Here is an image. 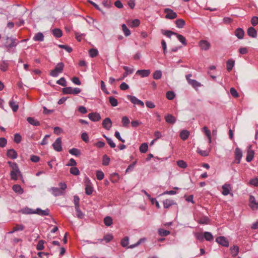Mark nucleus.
Returning a JSON list of instances; mask_svg holds the SVG:
<instances>
[{
  "label": "nucleus",
  "mask_w": 258,
  "mask_h": 258,
  "mask_svg": "<svg viewBox=\"0 0 258 258\" xmlns=\"http://www.w3.org/2000/svg\"><path fill=\"white\" fill-rule=\"evenodd\" d=\"M75 208L76 211L77 217L79 219H83L84 217V214L80 209V207Z\"/></svg>",
  "instance_id": "c9c22d12"
},
{
  "label": "nucleus",
  "mask_w": 258,
  "mask_h": 258,
  "mask_svg": "<svg viewBox=\"0 0 258 258\" xmlns=\"http://www.w3.org/2000/svg\"><path fill=\"white\" fill-rule=\"evenodd\" d=\"M70 172L71 174L75 175H78L80 174V171L78 169V168L76 167H73L71 168L70 169Z\"/></svg>",
  "instance_id": "864d4df0"
},
{
  "label": "nucleus",
  "mask_w": 258,
  "mask_h": 258,
  "mask_svg": "<svg viewBox=\"0 0 258 258\" xmlns=\"http://www.w3.org/2000/svg\"><path fill=\"white\" fill-rule=\"evenodd\" d=\"M244 31L240 28H237L235 32V35L239 38L242 39L244 36Z\"/></svg>",
  "instance_id": "b1692460"
},
{
  "label": "nucleus",
  "mask_w": 258,
  "mask_h": 258,
  "mask_svg": "<svg viewBox=\"0 0 258 258\" xmlns=\"http://www.w3.org/2000/svg\"><path fill=\"white\" fill-rule=\"evenodd\" d=\"M104 222L106 226H109L112 224V219L110 217H106L104 219Z\"/></svg>",
  "instance_id": "09e8293b"
},
{
  "label": "nucleus",
  "mask_w": 258,
  "mask_h": 258,
  "mask_svg": "<svg viewBox=\"0 0 258 258\" xmlns=\"http://www.w3.org/2000/svg\"><path fill=\"white\" fill-rule=\"evenodd\" d=\"M249 183L251 185L255 186H258V178H255L252 179L251 180H250Z\"/></svg>",
  "instance_id": "774afa93"
},
{
  "label": "nucleus",
  "mask_w": 258,
  "mask_h": 258,
  "mask_svg": "<svg viewBox=\"0 0 258 258\" xmlns=\"http://www.w3.org/2000/svg\"><path fill=\"white\" fill-rule=\"evenodd\" d=\"M162 77V72L160 70L156 71L153 74V78L155 80H158Z\"/></svg>",
  "instance_id": "8fccbe9b"
},
{
  "label": "nucleus",
  "mask_w": 258,
  "mask_h": 258,
  "mask_svg": "<svg viewBox=\"0 0 258 258\" xmlns=\"http://www.w3.org/2000/svg\"><path fill=\"white\" fill-rule=\"evenodd\" d=\"M254 152L253 150L249 149L247 152V156L246 160L247 162H249L251 161L253 158Z\"/></svg>",
  "instance_id": "412c9836"
},
{
  "label": "nucleus",
  "mask_w": 258,
  "mask_h": 258,
  "mask_svg": "<svg viewBox=\"0 0 258 258\" xmlns=\"http://www.w3.org/2000/svg\"><path fill=\"white\" fill-rule=\"evenodd\" d=\"M127 98L129 100H130L132 103H133L134 104H137V105H140L142 107L144 106V102L138 99L135 96L128 95L127 96Z\"/></svg>",
  "instance_id": "423d86ee"
},
{
  "label": "nucleus",
  "mask_w": 258,
  "mask_h": 258,
  "mask_svg": "<svg viewBox=\"0 0 258 258\" xmlns=\"http://www.w3.org/2000/svg\"><path fill=\"white\" fill-rule=\"evenodd\" d=\"M129 118L126 116H124L122 117L121 119V122L122 123V126L124 127H127L130 123Z\"/></svg>",
  "instance_id": "37998d69"
},
{
  "label": "nucleus",
  "mask_w": 258,
  "mask_h": 258,
  "mask_svg": "<svg viewBox=\"0 0 258 258\" xmlns=\"http://www.w3.org/2000/svg\"><path fill=\"white\" fill-rule=\"evenodd\" d=\"M188 84L191 85L194 88H197L201 86V84L195 80H188Z\"/></svg>",
  "instance_id": "79ce46f5"
},
{
  "label": "nucleus",
  "mask_w": 258,
  "mask_h": 258,
  "mask_svg": "<svg viewBox=\"0 0 258 258\" xmlns=\"http://www.w3.org/2000/svg\"><path fill=\"white\" fill-rule=\"evenodd\" d=\"M166 122L168 123L173 124L176 121V118L172 115L168 114L165 116Z\"/></svg>",
  "instance_id": "a211bd4d"
},
{
  "label": "nucleus",
  "mask_w": 258,
  "mask_h": 258,
  "mask_svg": "<svg viewBox=\"0 0 258 258\" xmlns=\"http://www.w3.org/2000/svg\"><path fill=\"white\" fill-rule=\"evenodd\" d=\"M89 53L91 57H95L98 54V51L96 49L92 48L89 50Z\"/></svg>",
  "instance_id": "49530a36"
},
{
  "label": "nucleus",
  "mask_w": 258,
  "mask_h": 258,
  "mask_svg": "<svg viewBox=\"0 0 258 258\" xmlns=\"http://www.w3.org/2000/svg\"><path fill=\"white\" fill-rule=\"evenodd\" d=\"M148 149V146L147 143H143L140 147V151L142 153H145Z\"/></svg>",
  "instance_id": "c03bdc74"
},
{
  "label": "nucleus",
  "mask_w": 258,
  "mask_h": 258,
  "mask_svg": "<svg viewBox=\"0 0 258 258\" xmlns=\"http://www.w3.org/2000/svg\"><path fill=\"white\" fill-rule=\"evenodd\" d=\"M44 241L42 240L39 241L38 244L37 245V249L39 250H41L44 249Z\"/></svg>",
  "instance_id": "052dcab7"
},
{
  "label": "nucleus",
  "mask_w": 258,
  "mask_h": 258,
  "mask_svg": "<svg viewBox=\"0 0 258 258\" xmlns=\"http://www.w3.org/2000/svg\"><path fill=\"white\" fill-rule=\"evenodd\" d=\"M109 101L111 105L113 106H116L118 105V101L113 96H110L109 97Z\"/></svg>",
  "instance_id": "ea45409f"
},
{
  "label": "nucleus",
  "mask_w": 258,
  "mask_h": 258,
  "mask_svg": "<svg viewBox=\"0 0 258 258\" xmlns=\"http://www.w3.org/2000/svg\"><path fill=\"white\" fill-rule=\"evenodd\" d=\"M175 97L174 93L172 91H168L166 93V97L169 100H173Z\"/></svg>",
  "instance_id": "bf43d9fd"
},
{
  "label": "nucleus",
  "mask_w": 258,
  "mask_h": 258,
  "mask_svg": "<svg viewBox=\"0 0 258 258\" xmlns=\"http://www.w3.org/2000/svg\"><path fill=\"white\" fill-rule=\"evenodd\" d=\"M8 67V64L6 62H3L1 65H0V69L4 72H5L7 70Z\"/></svg>",
  "instance_id": "338daca9"
},
{
  "label": "nucleus",
  "mask_w": 258,
  "mask_h": 258,
  "mask_svg": "<svg viewBox=\"0 0 258 258\" xmlns=\"http://www.w3.org/2000/svg\"><path fill=\"white\" fill-rule=\"evenodd\" d=\"M151 73L150 70H140L137 71L136 74L141 76L142 77H146L149 76Z\"/></svg>",
  "instance_id": "2eb2a0df"
},
{
  "label": "nucleus",
  "mask_w": 258,
  "mask_h": 258,
  "mask_svg": "<svg viewBox=\"0 0 258 258\" xmlns=\"http://www.w3.org/2000/svg\"><path fill=\"white\" fill-rule=\"evenodd\" d=\"M9 41H10L11 43L7 45L8 48H10L16 46L17 42H16L15 40L13 39H9L8 38L7 42L8 43Z\"/></svg>",
  "instance_id": "4c0bfd02"
},
{
  "label": "nucleus",
  "mask_w": 258,
  "mask_h": 258,
  "mask_svg": "<svg viewBox=\"0 0 258 258\" xmlns=\"http://www.w3.org/2000/svg\"><path fill=\"white\" fill-rule=\"evenodd\" d=\"M96 177L98 180H101L103 179L104 177V174L102 171L97 170L96 171Z\"/></svg>",
  "instance_id": "4d7b16f0"
},
{
  "label": "nucleus",
  "mask_w": 258,
  "mask_h": 258,
  "mask_svg": "<svg viewBox=\"0 0 258 258\" xmlns=\"http://www.w3.org/2000/svg\"><path fill=\"white\" fill-rule=\"evenodd\" d=\"M198 222L201 224H207L209 222V219L208 217L204 216L199 219Z\"/></svg>",
  "instance_id": "f704fd0d"
},
{
  "label": "nucleus",
  "mask_w": 258,
  "mask_h": 258,
  "mask_svg": "<svg viewBox=\"0 0 258 258\" xmlns=\"http://www.w3.org/2000/svg\"><path fill=\"white\" fill-rule=\"evenodd\" d=\"M174 204V202L172 200L166 199L163 201V205L165 208H168Z\"/></svg>",
  "instance_id": "c756f323"
},
{
  "label": "nucleus",
  "mask_w": 258,
  "mask_h": 258,
  "mask_svg": "<svg viewBox=\"0 0 258 258\" xmlns=\"http://www.w3.org/2000/svg\"><path fill=\"white\" fill-rule=\"evenodd\" d=\"M56 83L58 85H60L63 87H66L67 86V82L65 80V79L63 77L61 78L59 80H58Z\"/></svg>",
  "instance_id": "5fc2aeb1"
},
{
  "label": "nucleus",
  "mask_w": 258,
  "mask_h": 258,
  "mask_svg": "<svg viewBox=\"0 0 258 258\" xmlns=\"http://www.w3.org/2000/svg\"><path fill=\"white\" fill-rule=\"evenodd\" d=\"M230 92L233 97L235 98L239 97V94L235 88L233 87L231 88L230 89Z\"/></svg>",
  "instance_id": "6e6d98bb"
},
{
  "label": "nucleus",
  "mask_w": 258,
  "mask_h": 258,
  "mask_svg": "<svg viewBox=\"0 0 258 258\" xmlns=\"http://www.w3.org/2000/svg\"><path fill=\"white\" fill-rule=\"evenodd\" d=\"M201 48L204 50H208L211 47L210 43L207 40H202L199 42Z\"/></svg>",
  "instance_id": "9d476101"
},
{
  "label": "nucleus",
  "mask_w": 258,
  "mask_h": 258,
  "mask_svg": "<svg viewBox=\"0 0 258 258\" xmlns=\"http://www.w3.org/2000/svg\"><path fill=\"white\" fill-rule=\"evenodd\" d=\"M93 187L89 185V184H87L86 186V188H85V193L88 195H90L92 194V192H93Z\"/></svg>",
  "instance_id": "603ef678"
},
{
  "label": "nucleus",
  "mask_w": 258,
  "mask_h": 258,
  "mask_svg": "<svg viewBox=\"0 0 258 258\" xmlns=\"http://www.w3.org/2000/svg\"><path fill=\"white\" fill-rule=\"evenodd\" d=\"M121 244L123 247H126L128 244V237H125L121 242Z\"/></svg>",
  "instance_id": "680f3d73"
},
{
  "label": "nucleus",
  "mask_w": 258,
  "mask_h": 258,
  "mask_svg": "<svg viewBox=\"0 0 258 258\" xmlns=\"http://www.w3.org/2000/svg\"><path fill=\"white\" fill-rule=\"evenodd\" d=\"M159 234L161 236H167L169 234L170 232L164 229H159L158 230Z\"/></svg>",
  "instance_id": "3c124183"
},
{
  "label": "nucleus",
  "mask_w": 258,
  "mask_h": 258,
  "mask_svg": "<svg viewBox=\"0 0 258 258\" xmlns=\"http://www.w3.org/2000/svg\"><path fill=\"white\" fill-rule=\"evenodd\" d=\"M177 165L182 168H185L187 167L186 163L183 160H179L177 162Z\"/></svg>",
  "instance_id": "13d9d810"
},
{
  "label": "nucleus",
  "mask_w": 258,
  "mask_h": 258,
  "mask_svg": "<svg viewBox=\"0 0 258 258\" xmlns=\"http://www.w3.org/2000/svg\"><path fill=\"white\" fill-rule=\"evenodd\" d=\"M9 104L14 112H16L18 110L19 105L17 102H15L13 100V99H12L10 101Z\"/></svg>",
  "instance_id": "aec40b11"
},
{
  "label": "nucleus",
  "mask_w": 258,
  "mask_h": 258,
  "mask_svg": "<svg viewBox=\"0 0 258 258\" xmlns=\"http://www.w3.org/2000/svg\"><path fill=\"white\" fill-rule=\"evenodd\" d=\"M247 33L249 36L252 38H255L257 36L256 31L252 27H251L248 29Z\"/></svg>",
  "instance_id": "6ab92c4d"
},
{
  "label": "nucleus",
  "mask_w": 258,
  "mask_h": 258,
  "mask_svg": "<svg viewBox=\"0 0 258 258\" xmlns=\"http://www.w3.org/2000/svg\"><path fill=\"white\" fill-rule=\"evenodd\" d=\"M110 158L106 155H104L103 156L102 159V164L104 166H107L109 165L110 162Z\"/></svg>",
  "instance_id": "a19ab883"
},
{
  "label": "nucleus",
  "mask_w": 258,
  "mask_h": 258,
  "mask_svg": "<svg viewBox=\"0 0 258 258\" xmlns=\"http://www.w3.org/2000/svg\"><path fill=\"white\" fill-rule=\"evenodd\" d=\"M176 27L179 28H182L185 25V21L182 19H177L175 21Z\"/></svg>",
  "instance_id": "c85d7f7f"
},
{
  "label": "nucleus",
  "mask_w": 258,
  "mask_h": 258,
  "mask_svg": "<svg viewBox=\"0 0 258 258\" xmlns=\"http://www.w3.org/2000/svg\"><path fill=\"white\" fill-rule=\"evenodd\" d=\"M234 60L232 59H229L227 61V71L230 72L232 70L234 65Z\"/></svg>",
  "instance_id": "2f4dec72"
},
{
  "label": "nucleus",
  "mask_w": 258,
  "mask_h": 258,
  "mask_svg": "<svg viewBox=\"0 0 258 258\" xmlns=\"http://www.w3.org/2000/svg\"><path fill=\"white\" fill-rule=\"evenodd\" d=\"M88 117L93 121H99L101 118L100 115L97 112L89 113L88 114Z\"/></svg>",
  "instance_id": "4468645a"
},
{
  "label": "nucleus",
  "mask_w": 258,
  "mask_h": 258,
  "mask_svg": "<svg viewBox=\"0 0 258 258\" xmlns=\"http://www.w3.org/2000/svg\"><path fill=\"white\" fill-rule=\"evenodd\" d=\"M24 229V226L23 225L16 224L14 227L12 231L10 233H13L18 231H22Z\"/></svg>",
  "instance_id": "e433bc0d"
},
{
  "label": "nucleus",
  "mask_w": 258,
  "mask_h": 258,
  "mask_svg": "<svg viewBox=\"0 0 258 258\" xmlns=\"http://www.w3.org/2000/svg\"><path fill=\"white\" fill-rule=\"evenodd\" d=\"M216 241L221 245L228 247L229 246V241L224 236H220L216 238Z\"/></svg>",
  "instance_id": "1a4fd4ad"
},
{
  "label": "nucleus",
  "mask_w": 258,
  "mask_h": 258,
  "mask_svg": "<svg viewBox=\"0 0 258 258\" xmlns=\"http://www.w3.org/2000/svg\"><path fill=\"white\" fill-rule=\"evenodd\" d=\"M22 212L26 214H36L41 216H46L49 215V210L48 209L42 210L40 208H37L34 211L32 209L25 208L22 210Z\"/></svg>",
  "instance_id": "f03ea898"
},
{
  "label": "nucleus",
  "mask_w": 258,
  "mask_h": 258,
  "mask_svg": "<svg viewBox=\"0 0 258 258\" xmlns=\"http://www.w3.org/2000/svg\"><path fill=\"white\" fill-rule=\"evenodd\" d=\"M251 23L253 26H255L258 24V17L256 16H253L251 19Z\"/></svg>",
  "instance_id": "0e129e2a"
},
{
  "label": "nucleus",
  "mask_w": 258,
  "mask_h": 258,
  "mask_svg": "<svg viewBox=\"0 0 258 258\" xmlns=\"http://www.w3.org/2000/svg\"><path fill=\"white\" fill-rule=\"evenodd\" d=\"M7 143V140L5 138H0V147L4 148L6 146Z\"/></svg>",
  "instance_id": "69168bd1"
},
{
  "label": "nucleus",
  "mask_w": 258,
  "mask_h": 258,
  "mask_svg": "<svg viewBox=\"0 0 258 258\" xmlns=\"http://www.w3.org/2000/svg\"><path fill=\"white\" fill-rule=\"evenodd\" d=\"M27 120L30 124L34 126H39L40 124V122L35 119L33 117H28L27 118Z\"/></svg>",
  "instance_id": "4be33fe9"
},
{
  "label": "nucleus",
  "mask_w": 258,
  "mask_h": 258,
  "mask_svg": "<svg viewBox=\"0 0 258 258\" xmlns=\"http://www.w3.org/2000/svg\"><path fill=\"white\" fill-rule=\"evenodd\" d=\"M242 157L241 150L239 148H236L235 150V159L237 163H239Z\"/></svg>",
  "instance_id": "f8f14e48"
},
{
  "label": "nucleus",
  "mask_w": 258,
  "mask_h": 258,
  "mask_svg": "<svg viewBox=\"0 0 258 258\" xmlns=\"http://www.w3.org/2000/svg\"><path fill=\"white\" fill-rule=\"evenodd\" d=\"M52 193L55 196H60L63 194V191L57 187L51 188Z\"/></svg>",
  "instance_id": "bb28decb"
},
{
  "label": "nucleus",
  "mask_w": 258,
  "mask_h": 258,
  "mask_svg": "<svg viewBox=\"0 0 258 258\" xmlns=\"http://www.w3.org/2000/svg\"><path fill=\"white\" fill-rule=\"evenodd\" d=\"M222 194L224 196H227L229 194L230 190L231 189V186L229 184L225 183L222 187Z\"/></svg>",
  "instance_id": "dca6fc26"
},
{
  "label": "nucleus",
  "mask_w": 258,
  "mask_h": 258,
  "mask_svg": "<svg viewBox=\"0 0 258 258\" xmlns=\"http://www.w3.org/2000/svg\"><path fill=\"white\" fill-rule=\"evenodd\" d=\"M69 153L76 156H79L81 155L80 151L77 148H72L69 150Z\"/></svg>",
  "instance_id": "72a5a7b5"
},
{
  "label": "nucleus",
  "mask_w": 258,
  "mask_h": 258,
  "mask_svg": "<svg viewBox=\"0 0 258 258\" xmlns=\"http://www.w3.org/2000/svg\"><path fill=\"white\" fill-rule=\"evenodd\" d=\"M81 90L79 88H73L71 87H65L62 89V92L64 94L76 95L81 92Z\"/></svg>",
  "instance_id": "39448f33"
},
{
  "label": "nucleus",
  "mask_w": 258,
  "mask_h": 258,
  "mask_svg": "<svg viewBox=\"0 0 258 258\" xmlns=\"http://www.w3.org/2000/svg\"><path fill=\"white\" fill-rule=\"evenodd\" d=\"M13 190L18 194H22L23 192V189L20 185L15 184L13 186Z\"/></svg>",
  "instance_id": "a878e982"
},
{
  "label": "nucleus",
  "mask_w": 258,
  "mask_h": 258,
  "mask_svg": "<svg viewBox=\"0 0 258 258\" xmlns=\"http://www.w3.org/2000/svg\"><path fill=\"white\" fill-rule=\"evenodd\" d=\"M103 127L107 130H109L112 126V121L111 119L108 118H105L102 122Z\"/></svg>",
  "instance_id": "9b49d317"
},
{
  "label": "nucleus",
  "mask_w": 258,
  "mask_h": 258,
  "mask_svg": "<svg viewBox=\"0 0 258 258\" xmlns=\"http://www.w3.org/2000/svg\"><path fill=\"white\" fill-rule=\"evenodd\" d=\"M230 250L232 256L235 257L238 253L239 247L236 245L233 246V247L230 248Z\"/></svg>",
  "instance_id": "7c9ffc66"
},
{
  "label": "nucleus",
  "mask_w": 258,
  "mask_h": 258,
  "mask_svg": "<svg viewBox=\"0 0 258 258\" xmlns=\"http://www.w3.org/2000/svg\"><path fill=\"white\" fill-rule=\"evenodd\" d=\"M122 30L125 35V36H128L131 34V32L130 30L127 28L125 24H122L121 26Z\"/></svg>",
  "instance_id": "de8ad7c7"
},
{
  "label": "nucleus",
  "mask_w": 258,
  "mask_h": 258,
  "mask_svg": "<svg viewBox=\"0 0 258 258\" xmlns=\"http://www.w3.org/2000/svg\"><path fill=\"white\" fill-rule=\"evenodd\" d=\"M52 34L57 38L60 37L62 35V31L59 29H54L52 31Z\"/></svg>",
  "instance_id": "cd10ccee"
},
{
  "label": "nucleus",
  "mask_w": 258,
  "mask_h": 258,
  "mask_svg": "<svg viewBox=\"0 0 258 258\" xmlns=\"http://www.w3.org/2000/svg\"><path fill=\"white\" fill-rule=\"evenodd\" d=\"M249 206L252 210L258 209V202H256L255 198L252 196H250L249 197Z\"/></svg>",
  "instance_id": "ddd939ff"
},
{
  "label": "nucleus",
  "mask_w": 258,
  "mask_h": 258,
  "mask_svg": "<svg viewBox=\"0 0 258 258\" xmlns=\"http://www.w3.org/2000/svg\"><path fill=\"white\" fill-rule=\"evenodd\" d=\"M22 137L19 134H16L14 136V142L16 143H19L21 142Z\"/></svg>",
  "instance_id": "e2e57ef3"
},
{
  "label": "nucleus",
  "mask_w": 258,
  "mask_h": 258,
  "mask_svg": "<svg viewBox=\"0 0 258 258\" xmlns=\"http://www.w3.org/2000/svg\"><path fill=\"white\" fill-rule=\"evenodd\" d=\"M162 33L169 38H170L172 35H176L181 43H182L184 45L187 44L185 38L182 35L178 34L175 32L169 30H162Z\"/></svg>",
  "instance_id": "7ed1b4c3"
},
{
  "label": "nucleus",
  "mask_w": 258,
  "mask_h": 258,
  "mask_svg": "<svg viewBox=\"0 0 258 258\" xmlns=\"http://www.w3.org/2000/svg\"><path fill=\"white\" fill-rule=\"evenodd\" d=\"M165 13L166 14L165 16L166 18L169 19H174L177 17L176 13L174 12L173 10L169 8H166L164 10Z\"/></svg>",
  "instance_id": "6e6552de"
},
{
  "label": "nucleus",
  "mask_w": 258,
  "mask_h": 258,
  "mask_svg": "<svg viewBox=\"0 0 258 258\" xmlns=\"http://www.w3.org/2000/svg\"><path fill=\"white\" fill-rule=\"evenodd\" d=\"M7 154L8 157L13 159H16L18 156L17 152L12 149L8 150Z\"/></svg>",
  "instance_id": "f3484780"
},
{
  "label": "nucleus",
  "mask_w": 258,
  "mask_h": 258,
  "mask_svg": "<svg viewBox=\"0 0 258 258\" xmlns=\"http://www.w3.org/2000/svg\"><path fill=\"white\" fill-rule=\"evenodd\" d=\"M204 237L206 240L210 241L213 239L212 234L209 232H205L204 233Z\"/></svg>",
  "instance_id": "58836bf2"
},
{
  "label": "nucleus",
  "mask_w": 258,
  "mask_h": 258,
  "mask_svg": "<svg viewBox=\"0 0 258 258\" xmlns=\"http://www.w3.org/2000/svg\"><path fill=\"white\" fill-rule=\"evenodd\" d=\"M54 150L57 152H60L62 150L61 139L58 138L52 144Z\"/></svg>",
  "instance_id": "0eeeda50"
},
{
  "label": "nucleus",
  "mask_w": 258,
  "mask_h": 258,
  "mask_svg": "<svg viewBox=\"0 0 258 258\" xmlns=\"http://www.w3.org/2000/svg\"><path fill=\"white\" fill-rule=\"evenodd\" d=\"M202 132L205 133L206 136L208 137L209 140V143H211V131L208 129L207 126H204L202 129Z\"/></svg>",
  "instance_id": "5701e85b"
},
{
  "label": "nucleus",
  "mask_w": 258,
  "mask_h": 258,
  "mask_svg": "<svg viewBox=\"0 0 258 258\" xmlns=\"http://www.w3.org/2000/svg\"><path fill=\"white\" fill-rule=\"evenodd\" d=\"M8 163L12 169V170L10 172L11 179L16 180L18 179L19 176H20L21 178H22V175L20 170H19L17 164L15 162H12L11 161H8Z\"/></svg>",
  "instance_id": "f257e3e1"
},
{
  "label": "nucleus",
  "mask_w": 258,
  "mask_h": 258,
  "mask_svg": "<svg viewBox=\"0 0 258 258\" xmlns=\"http://www.w3.org/2000/svg\"><path fill=\"white\" fill-rule=\"evenodd\" d=\"M113 235L112 234H107L104 236L103 239H99L100 242H102L103 240H105L106 242H110L113 239Z\"/></svg>",
  "instance_id": "a18cd8bd"
},
{
  "label": "nucleus",
  "mask_w": 258,
  "mask_h": 258,
  "mask_svg": "<svg viewBox=\"0 0 258 258\" xmlns=\"http://www.w3.org/2000/svg\"><path fill=\"white\" fill-rule=\"evenodd\" d=\"M34 41H42L44 40V35L42 33H37L33 37Z\"/></svg>",
  "instance_id": "473e14b6"
},
{
  "label": "nucleus",
  "mask_w": 258,
  "mask_h": 258,
  "mask_svg": "<svg viewBox=\"0 0 258 258\" xmlns=\"http://www.w3.org/2000/svg\"><path fill=\"white\" fill-rule=\"evenodd\" d=\"M64 68V64L62 62L58 63L55 66L54 70L51 71L50 75L53 77H56L58 74L63 72Z\"/></svg>",
  "instance_id": "20e7f679"
},
{
  "label": "nucleus",
  "mask_w": 258,
  "mask_h": 258,
  "mask_svg": "<svg viewBox=\"0 0 258 258\" xmlns=\"http://www.w3.org/2000/svg\"><path fill=\"white\" fill-rule=\"evenodd\" d=\"M189 132L187 130H182L180 133V137L183 140H186L189 137Z\"/></svg>",
  "instance_id": "393cba45"
}]
</instances>
